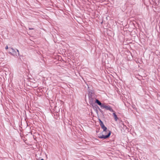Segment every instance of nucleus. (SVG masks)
<instances>
[{"mask_svg":"<svg viewBox=\"0 0 160 160\" xmlns=\"http://www.w3.org/2000/svg\"><path fill=\"white\" fill-rule=\"evenodd\" d=\"M100 125L102 129H103V131L102 132V135L99 136L100 138L106 139L108 138L111 135V132L109 130L107 129V128L105 126L102 121L99 119Z\"/></svg>","mask_w":160,"mask_h":160,"instance_id":"f257e3e1","label":"nucleus"},{"mask_svg":"<svg viewBox=\"0 0 160 160\" xmlns=\"http://www.w3.org/2000/svg\"><path fill=\"white\" fill-rule=\"evenodd\" d=\"M17 51L18 52V53H19V51L18 49L17 50Z\"/></svg>","mask_w":160,"mask_h":160,"instance_id":"0eeeda50","label":"nucleus"},{"mask_svg":"<svg viewBox=\"0 0 160 160\" xmlns=\"http://www.w3.org/2000/svg\"><path fill=\"white\" fill-rule=\"evenodd\" d=\"M113 115L114 117V119L116 121H117L118 120V119L117 115L115 113V112H113Z\"/></svg>","mask_w":160,"mask_h":160,"instance_id":"20e7f679","label":"nucleus"},{"mask_svg":"<svg viewBox=\"0 0 160 160\" xmlns=\"http://www.w3.org/2000/svg\"><path fill=\"white\" fill-rule=\"evenodd\" d=\"M41 160H44L43 159H42Z\"/></svg>","mask_w":160,"mask_h":160,"instance_id":"1a4fd4ad","label":"nucleus"},{"mask_svg":"<svg viewBox=\"0 0 160 160\" xmlns=\"http://www.w3.org/2000/svg\"><path fill=\"white\" fill-rule=\"evenodd\" d=\"M8 48V46H7L6 47H5V49H7Z\"/></svg>","mask_w":160,"mask_h":160,"instance_id":"39448f33","label":"nucleus"},{"mask_svg":"<svg viewBox=\"0 0 160 160\" xmlns=\"http://www.w3.org/2000/svg\"><path fill=\"white\" fill-rule=\"evenodd\" d=\"M102 108H105L107 110H108L111 112H114V111L113 110L111 107L109 105L107 106L104 103V105H102Z\"/></svg>","mask_w":160,"mask_h":160,"instance_id":"f03ea898","label":"nucleus"},{"mask_svg":"<svg viewBox=\"0 0 160 160\" xmlns=\"http://www.w3.org/2000/svg\"><path fill=\"white\" fill-rule=\"evenodd\" d=\"M29 30H33V29H33V28H29Z\"/></svg>","mask_w":160,"mask_h":160,"instance_id":"423d86ee","label":"nucleus"},{"mask_svg":"<svg viewBox=\"0 0 160 160\" xmlns=\"http://www.w3.org/2000/svg\"><path fill=\"white\" fill-rule=\"evenodd\" d=\"M105 135H107V132H106L105 133H104Z\"/></svg>","mask_w":160,"mask_h":160,"instance_id":"6e6552de","label":"nucleus"},{"mask_svg":"<svg viewBox=\"0 0 160 160\" xmlns=\"http://www.w3.org/2000/svg\"><path fill=\"white\" fill-rule=\"evenodd\" d=\"M95 102L100 106L101 108H102V105H104V103H102L98 99H96V100Z\"/></svg>","mask_w":160,"mask_h":160,"instance_id":"7ed1b4c3","label":"nucleus"}]
</instances>
